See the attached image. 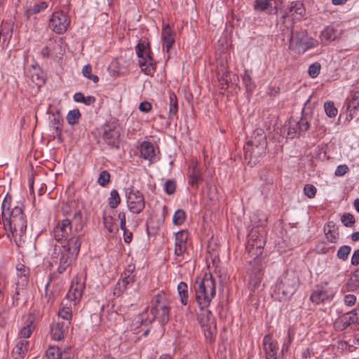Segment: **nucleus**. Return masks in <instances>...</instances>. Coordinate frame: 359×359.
I'll return each mask as SVG.
<instances>
[{"label": "nucleus", "instance_id": "1", "mask_svg": "<svg viewBox=\"0 0 359 359\" xmlns=\"http://www.w3.org/2000/svg\"><path fill=\"white\" fill-rule=\"evenodd\" d=\"M71 233V221L68 219L58 221L53 229V236L57 242L67 241L65 244L59 247L58 252L55 248L53 255V257L56 259L55 262L58 263L57 271L60 273H63L72 264L80 250V237L72 234L68 238Z\"/></svg>", "mask_w": 359, "mask_h": 359}, {"label": "nucleus", "instance_id": "2", "mask_svg": "<svg viewBox=\"0 0 359 359\" xmlns=\"http://www.w3.org/2000/svg\"><path fill=\"white\" fill-rule=\"evenodd\" d=\"M266 243L263 229L253 228L249 233L246 250L252 260L248 262V284L252 291L259 286L264 274V264L262 262L263 248Z\"/></svg>", "mask_w": 359, "mask_h": 359}, {"label": "nucleus", "instance_id": "3", "mask_svg": "<svg viewBox=\"0 0 359 359\" xmlns=\"http://www.w3.org/2000/svg\"><path fill=\"white\" fill-rule=\"evenodd\" d=\"M1 209L3 225L7 236L10 238L11 236L15 242H18V239L21 241L27 228V221L22 208L15 206L11 209V203L5 198Z\"/></svg>", "mask_w": 359, "mask_h": 359}, {"label": "nucleus", "instance_id": "4", "mask_svg": "<svg viewBox=\"0 0 359 359\" xmlns=\"http://www.w3.org/2000/svg\"><path fill=\"white\" fill-rule=\"evenodd\" d=\"M172 301L169 296L163 292H158L151 300L150 309L151 316L142 318L144 323H151L157 320L161 325L166 324L170 319V309Z\"/></svg>", "mask_w": 359, "mask_h": 359}, {"label": "nucleus", "instance_id": "5", "mask_svg": "<svg viewBox=\"0 0 359 359\" xmlns=\"http://www.w3.org/2000/svg\"><path fill=\"white\" fill-rule=\"evenodd\" d=\"M196 299L200 309H207L216 294V281L211 273L196 280L194 284Z\"/></svg>", "mask_w": 359, "mask_h": 359}, {"label": "nucleus", "instance_id": "6", "mask_svg": "<svg viewBox=\"0 0 359 359\" xmlns=\"http://www.w3.org/2000/svg\"><path fill=\"white\" fill-rule=\"evenodd\" d=\"M266 147V136L264 131L261 128L255 130L244 146L245 158L257 160L265 154Z\"/></svg>", "mask_w": 359, "mask_h": 359}, {"label": "nucleus", "instance_id": "7", "mask_svg": "<svg viewBox=\"0 0 359 359\" xmlns=\"http://www.w3.org/2000/svg\"><path fill=\"white\" fill-rule=\"evenodd\" d=\"M299 283V278L296 273H287L277 280L272 296L280 301L289 299L296 292Z\"/></svg>", "mask_w": 359, "mask_h": 359}, {"label": "nucleus", "instance_id": "8", "mask_svg": "<svg viewBox=\"0 0 359 359\" xmlns=\"http://www.w3.org/2000/svg\"><path fill=\"white\" fill-rule=\"evenodd\" d=\"M137 56L140 58L139 66L145 74L153 75L156 71V62L151 57V50L147 39L142 38L139 40L135 46Z\"/></svg>", "mask_w": 359, "mask_h": 359}, {"label": "nucleus", "instance_id": "9", "mask_svg": "<svg viewBox=\"0 0 359 359\" xmlns=\"http://www.w3.org/2000/svg\"><path fill=\"white\" fill-rule=\"evenodd\" d=\"M318 42L316 39L309 36L304 30L292 32L290 46L297 50L299 53H304L306 50L316 47Z\"/></svg>", "mask_w": 359, "mask_h": 359}, {"label": "nucleus", "instance_id": "10", "mask_svg": "<svg viewBox=\"0 0 359 359\" xmlns=\"http://www.w3.org/2000/svg\"><path fill=\"white\" fill-rule=\"evenodd\" d=\"M69 25L70 19L62 11L54 12L49 20L50 28L59 34L65 33Z\"/></svg>", "mask_w": 359, "mask_h": 359}, {"label": "nucleus", "instance_id": "11", "mask_svg": "<svg viewBox=\"0 0 359 359\" xmlns=\"http://www.w3.org/2000/svg\"><path fill=\"white\" fill-rule=\"evenodd\" d=\"M127 205L130 212L140 214L145 207L143 194L138 190L130 189L126 192Z\"/></svg>", "mask_w": 359, "mask_h": 359}, {"label": "nucleus", "instance_id": "12", "mask_svg": "<svg viewBox=\"0 0 359 359\" xmlns=\"http://www.w3.org/2000/svg\"><path fill=\"white\" fill-rule=\"evenodd\" d=\"M353 324H359V309H354L337 318L334 326L337 330L343 331Z\"/></svg>", "mask_w": 359, "mask_h": 359}, {"label": "nucleus", "instance_id": "13", "mask_svg": "<svg viewBox=\"0 0 359 359\" xmlns=\"http://www.w3.org/2000/svg\"><path fill=\"white\" fill-rule=\"evenodd\" d=\"M134 269V266L128 265V269L121 274V277L118 280L114 289V292L115 294H117L120 295L133 284L135 281V276L133 275Z\"/></svg>", "mask_w": 359, "mask_h": 359}, {"label": "nucleus", "instance_id": "14", "mask_svg": "<svg viewBox=\"0 0 359 359\" xmlns=\"http://www.w3.org/2000/svg\"><path fill=\"white\" fill-rule=\"evenodd\" d=\"M84 288L85 285L83 282L76 277V278L73 279L72 282V285L69 287V290L66 294L67 299L74 306L76 305L79 302L82 297Z\"/></svg>", "mask_w": 359, "mask_h": 359}, {"label": "nucleus", "instance_id": "15", "mask_svg": "<svg viewBox=\"0 0 359 359\" xmlns=\"http://www.w3.org/2000/svg\"><path fill=\"white\" fill-rule=\"evenodd\" d=\"M309 128V121L306 116H302L299 121H290L287 135L290 138H294L296 135L306 132Z\"/></svg>", "mask_w": 359, "mask_h": 359}, {"label": "nucleus", "instance_id": "16", "mask_svg": "<svg viewBox=\"0 0 359 359\" xmlns=\"http://www.w3.org/2000/svg\"><path fill=\"white\" fill-rule=\"evenodd\" d=\"M120 134V129L118 127L116 126L113 127L106 126L104 128L102 137L106 144L118 148Z\"/></svg>", "mask_w": 359, "mask_h": 359}, {"label": "nucleus", "instance_id": "17", "mask_svg": "<svg viewBox=\"0 0 359 359\" xmlns=\"http://www.w3.org/2000/svg\"><path fill=\"white\" fill-rule=\"evenodd\" d=\"M69 321L55 322L50 325V335L53 339L60 341L64 338L65 331L69 328Z\"/></svg>", "mask_w": 359, "mask_h": 359}, {"label": "nucleus", "instance_id": "18", "mask_svg": "<svg viewBox=\"0 0 359 359\" xmlns=\"http://www.w3.org/2000/svg\"><path fill=\"white\" fill-rule=\"evenodd\" d=\"M26 76L33 85L41 87L45 83L43 72L39 67L32 66L26 72Z\"/></svg>", "mask_w": 359, "mask_h": 359}, {"label": "nucleus", "instance_id": "19", "mask_svg": "<svg viewBox=\"0 0 359 359\" xmlns=\"http://www.w3.org/2000/svg\"><path fill=\"white\" fill-rule=\"evenodd\" d=\"M263 346L266 354V359H277V342L272 339L271 335H266L263 339Z\"/></svg>", "mask_w": 359, "mask_h": 359}, {"label": "nucleus", "instance_id": "20", "mask_svg": "<svg viewBox=\"0 0 359 359\" xmlns=\"http://www.w3.org/2000/svg\"><path fill=\"white\" fill-rule=\"evenodd\" d=\"M188 234L184 231H178L175 236V254L177 257L182 256L187 251Z\"/></svg>", "mask_w": 359, "mask_h": 359}, {"label": "nucleus", "instance_id": "21", "mask_svg": "<svg viewBox=\"0 0 359 359\" xmlns=\"http://www.w3.org/2000/svg\"><path fill=\"white\" fill-rule=\"evenodd\" d=\"M47 8L48 4L46 1H41L39 2H34V4L27 2L24 7V15L29 19L32 15L39 13L40 12L45 11Z\"/></svg>", "mask_w": 359, "mask_h": 359}, {"label": "nucleus", "instance_id": "22", "mask_svg": "<svg viewBox=\"0 0 359 359\" xmlns=\"http://www.w3.org/2000/svg\"><path fill=\"white\" fill-rule=\"evenodd\" d=\"M175 32L172 31L169 25H165L163 27L161 38L166 48V52L169 51L175 43Z\"/></svg>", "mask_w": 359, "mask_h": 359}, {"label": "nucleus", "instance_id": "23", "mask_svg": "<svg viewBox=\"0 0 359 359\" xmlns=\"http://www.w3.org/2000/svg\"><path fill=\"white\" fill-rule=\"evenodd\" d=\"M29 341L26 339L19 341L12 351L14 359H22L28 351Z\"/></svg>", "mask_w": 359, "mask_h": 359}, {"label": "nucleus", "instance_id": "24", "mask_svg": "<svg viewBox=\"0 0 359 359\" xmlns=\"http://www.w3.org/2000/svg\"><path fill=\"white\" fill-rule=\"evenodd\" d=\"M198 320L201 327L211 325L212 323L216 324L212 313L205 309H201V313L198 314Z\"/></svg>", "mask_w": 359, "mask_h": 359}, {"label": "nucleus", "instance_id": "25", "mask_svg": "<svg viewBox=\"0 0 359 359\" xmlns=\"http://www.w3.org/2000/svg\"><path fill=\"white\" fill-rule=\"evenodd\" d=\"M140 154L144 159L151 161L155 156L154 144L149 141H144L140 145Z\"/></svg>", "mask_w": 359, "mask_h": 359}, {"label": "nucleus", "instance_id": "26", "mask_svg": "<svg viewBox=\"0 0 359 359\" xmlns=\"http://www.w3.org/2000/svg\"><path fill=\"white\" fill-rule=\"evenodd\" d=\"M337 37V30L332 26L326 27L320 33L322 43L334 41Z\"/></svg>", "mask_w": 359, "mask_h": 359}, {"label": "nucleus", "instance_id": "27", "mask_svg": "<svg viewBox=\"0 0 359 359\" xmlns=\"http://www.w3.org/2000/svg\"><path fill=\"white\" fill-rule=\"evenodd\" d=\"M28 281V278L26 277V273L23 274H20V280H17L16 282V289L15 292L12 296L13 304H18L19 300V295L21 292H22L25 286L27 285Z\"/></svg>", "mask_w": 359, "mask_h": 359}, {"label": "nucleus", "instance_id": "28", "mask_svg": "<svg viewBox=\"0 0 359 359\" xmlns=\"http://www.w3.org/2000/svg\"><path fill=\"white\" fill-rule=\"evenodd\" d=\"M327 298V292L322 287H317L310 296V299L316 304L324 302Z\"/></svg>", "mask_w": 359, "mask_h": 359}, {"label": "nucleus", "instance_id": "29", "mask_svg": "<svg viewBox=\"0 0 359 359\" xmlns=\"http://www.w3.org/2000/svg\"><path fill=\"white\" fill-rule=\"evenodd\" d=\"M325 234L328 241L335 243L338 236L337 228L332 222H328L324 228Z\"/></svg>", "mask_w": 359, "mask_h": 359}, {"label": "nucleus", "instance_id": "30", "mask_svg": "<svg viewBox=\"0 0 359 359\" xmlns=\"http://www.w3.org/2000/svg\"><path fill=\"white\" fill-rule=\"evenodd\" d=\"M178 111L177 95L173 92L169 93V118L172 119Z\"/></svg>", "mask_w": 359, "mask_h": 359}, {"label": "nucleus", "instance_id": "31", "mask_svg": "<svg viewBox=\"0 0 359 359\" xmlns=\"http://www.w3.org/2000/svg\"><path fill=\"white\" fill-rule=\"evenodd\" d=\"M189 182L192 186H198V182L201 180V176L196 165H192L189 169Z\"/></svg>", "mask_w": 359, "mask_h": 359}, {"label": "nucleus", "instance_id": "32", "mask_svg": "<svg viewBox=\"0 0 359 359\" xmlns=\"http://www.w3.org/2000/svg\"><path fill=\"white\" fill-rule=\"evenodd\" d=\"M290 13L297 19H300L303 17L305 13V8L303 4L299 1L293 2L290 8Z\"/></svg>", "mask_w": 359, "mask_h": 359}, {"label": "nucleus", "instance_id": "33", "mask_svg": "<svg viewBox=\"0 0 359 359\" xmlns=\"http://www.w3.org/2000/svg\"><path fill=\"white\" fill-rule=\"evenodd\" d=\"M85 224V219L83 217V215L81 211H76L74 212L72 220L71 221V225H74L75 226L74 231L79 232L81 231L83 226Z\"/></svg>", "mask_w": 359, "mask_h": 359}, {"label": "nucleus", "instance_id": "34", "mask_svg": "<svg viewBox=\"0 0 359 359\" xmlns=\"http://www.w3.org/2000/svg\"><path fill=\"white\" fill-rule=\"evenodd\" d=\"M242 81L246 88L247 92L250 94L252 93L256 86L254 81H252L248 70H245L243 74L242 75Z\"/></svg>", "mask_w": 359, "mask_h": 359}, {"label": "nucleus", "instance_id": "35", "mask_svg": "<svg viewBox=\"0 0 359 359\" xmlns=\"http://www.w3.org/2000/svg\"><path fill=\"white\" fill-rule=\"evenodd\" d=\"M359 288V282L356 280L353 279L349 275V278L347 280L346 283L343 285L341 288V292L345 293L348 292H355Z\"/></svg>", "mask_w": 359, "mask_h": 359}, {"label": "nucleus", "instance_id": "36", "mask_svg": "<svg viewBox=\"0 0 359 359\" xmlns=\"http://www.w3.org/2000/svg\"><path fill=\"white\" fill-rule=\"evenodd\" d=\"M74 100L76 102H82L86 105L93 104L95 102L94 96H85L82 93H76L74 95Z\"/></svg>", "mask_w": 359, "mask_h": 359}, {"label": "nucleus", "instance_id": "37", "mask_svg": "<svg viewBox=\"0 0 359 359\" xmlns=\"http://www.w3.org/2000/svg\"><path fill=\"white\" fill-rule=\"evenodd\" d=\"M177 290L183 305H187L188 302L187 285L184 282H180L177 286Z\"/></svg>", "mask_w": 359, "mask_h": 359}, {"label": "nucleus", "instance_id": "38", "mask_svg": "<svg viewBox=\"0 0 359 359\" xmlns=\"http://www.w3.org/2000/svg\"><path fill=\"white\" fill-rule=\"evenodd\" d=\"M201 327L203 329L205 339L209 341H213L217 332L216 324L212 323L211 325H206Z\"/></svg>", "mask_w": 359, "mask_h": 359}, {"label": "nucleus", "instance_id": "39", "mask_svg": "<svg viewBox=\"0 0 359 359\" xmlns=\"http://www.w3.org/2000/svg\"><path fill=\"white\" fill-rule=\"evenodd\" d=\"M62 352L58 346H50L46 351L47 359H62Z\"/></svg>", "mask_w": 359, "mask_h": 359}, {"label": "nucleus", "instance_id": "40", "mask_svg": "<svg viewBox=\"0 0 359 359\" xmlns=\"http://www.w3.org/2000/svg\"><path fill=\"white\" fill-rule=\"evenodd\" d=\"M34 329V325L31 320H27L26 325L20 330V336L26 339L29 337Z\"/></svg>", "mask_w": 359, "mask_h": 359}, {"label": "nucleus", "instance_id": "41", "mask_svg": "<svg viewBox=\"0 0 359 359\" xmlns=\"http://www.w3.org/2000/svg\"><path fill=\"white\" fill-rule=\"evenodd\" d=\"M81 117V114L79 109H73L68 112L67 115V121L69 124L74 125L76 123Z\"/></svg>", "mask_w": 359, "mask_h": 359}, {"label": "nucleus", "instance_id": "42", "mask_svg": "<svg viewBox=\"0 0 359 359\" xmlns=\"http://www.w3.org/2000/svg\"><path fill=\"white\" fill-rule=\"evenodd\" d=\"M121 203V198L116 190H112L110 192V197L109 198V205L111 208H116Z\"/></svg>", "mask_w": 359, "mask_h": 359}, {"label": "nucleus", "instance_id": "43", "mask_svg": "<svg viewBox=\"0 0 359 359\" xmlns=\"http://www.w3.org/2000/svg\"><path fill=\"white\" fill-rule=\"evenodd\" d=\"M324 109L327 116L330 118L335 117L337 114V109L332 101L326 102L324 104Z\"/></svg>", "mask_w": 359, "mask_h": 359}, {"label": "nucleus", "instance_id": "44", "mask_svg": "<svg viewBox=\"0 0 359 359\" xmlns=\"http://www.w3.org/2000/svg\"><path fill=\"white\" fill-rule=\"evenodd\" d=\"M58 317L65 321H69L71 323L72 318V310L69 307H62L57 312Z\"/></svg>", "mask_w": 359, "mask_h": 359}, {"label": "nucleus", "instance_id": "45", "mask_svg": "<svg viewBox=\"0 0 359 359\" xmlns=\"http://www.w3.org/2000/svg\"><path fill=\"white\" fill-rule=\"evenodd\" d=\"M186 218L185 212L183 210L179 209L177 210L172 218L173 224L175 225H181L184 223Z\"/></svg>", "mask_w": 359, "mask_h": 359}, {"label": "nucleus", "instance_id": "46", "mask_svg": "<svg viewBox=\"0 0 359 359\" xmlns=\"http://www.w3.org/2000/svg\"><path fill=\"white\" fill-rule=\"evenodd\" d=\"M351 248L348 245H342L337 250V256L339 259L346 261L348 259Z\"/></svg>", "mask_w": 359, "mask_h": 359}, {"label": "nucleus", "instance_id": "47", "mask_svg": "<svg viewBox=\"0 0 359 359\" xmlns=\"http://www.w3.org/2000/svg\"><path fill=\"white\" fill-rule=\"evenodd\" d=\"M341 221L346 227H351L355 222L354 216L348 212L344 213L341 217Z\"/></svg>", "mask_w": 359, "mask_h": 359}, {"label": "nucleus", "instance_id": "48", "mask_svg": "<svg viewBox=\"0 0 359 359\" xmlns=\"http://www.w3.org/2000/svg\"><path fill=\"white\" fill-rule=\"evenodd\" d=\"M110 181V174L107 170H103L100 172V176L97 179V183L102 186L104 187L107 185Z\"/></svg>", "mask_w": 359, "mask_h": 359}, {"label": "nucleus", "instance_id": "49", "mask_svg": "<svg viewBox=\"0 0 359 359\" xmlns=\"http://www.w3.org/2000/svg\"><path fill=\"white\" fill-rule=\"evenodd\" d=\"M294 332L291 329H289L287 331V339L284 341L283 346H282V350L281 352L283 354L285 352H287L288 351L289 346L293 340L294 338Z\"/></svg>", "mask_w": 359, "mask_h": 359}, {"label": "nucleus", "instance_id": "50", "mask_svg": "<svg viewBox=\"0 0 359 359\" xmlns=\"http://www.w3.org/2000/svg\"><path fill=\"white\" fill-rule=\"evenodd\" d=\"M320 68L321 66L318 62H315L311 65L308 70L309 76L313 79L316 78L320 73Z\"/></svg>", "mask_w": 359, "mask_h": 359}, {"label": "nucleus", "instance_id": "51", "mask_svg": "<svg viewBox=\"0 0 359 359\" xmlns=\"http://www.w3.org/2000/svg\"><path fill=\"white\" fill-rule=\"evenodd\" d=\"M317 189L314 185L307 184L304 187V193L309 198H313L316 194Z\"/></svg>", "mask_w": 359, "mask_h": 359}, {"label": "nucleus", "instance_id": "52", "mask_svg": "<svg viewBox=\"0 0 359 359\" xmlns=\"http://www.w3.org/2000/svg\"><path fill=\"white\" fill-rule=\"evenodd\" d=\"M269 4V0H255V9L259 11H264L268 7Z\"/></svg>", "mask_w": 359, "mask_h": 359}, {"label": "nucleus", "instance_id": "53", "mask_svg": "<svg viewBox=\"0 0 359 359\" xmlns=\"http://www.w3.org/2000/svg\"><path fill=\"white\" fill-rule=\"evenodd\" d=\"M175 189L176 184L175 181L169 180L165 182L164 184V189L168 194H172L175 191Z\"/></svg>", "mask_w": 359, "mask_h": 359}, {"label": "nucleus", "instance_id": "54", "mask_svg": "<svg viewBox=\"0 0 359 359\" xmlns=\"http://www.w3.org/2000/svg\"><path fill=\"white\" fill-rule=\"evenodd\" d=\"M349 170V168L347 165L343 164L339 165L335 170L334 175L336 176L341 177L346 174Z\"/></svg>", "mask_w": 359, "mask_h": 359}, {"label": "nucleus", "instance_id": "55", "mask_svg": "<svg viewBox=\"0 0 359 359\" xmlns=\"http://www.w3.org/2000/svg\"><path fill=\"white\" fill-rule=\"evenodd\" d=\"M344 302L346 306H352L356 302V297L354 294H346L344 298Z\"/></svg>", "mask_w": 359, "mask_h": 359}, {"label": "nucleus", "instance_id": "56", "mask_svg": "<svg viewBox=\"0 0 359 359\" xmlns=\"http://www.w3.org/2000/svg\"><path fill=\"white\" fill-rule=\"evenodd\" d=\"M139 109L142 112L148 113L151 109V104L149 102H142L140 104Z\"/></svg>", "mask_w": 359, "mask_h": 359}, {"label": "nucleus", "instance_id": "57", "mask_svg": "<svg viewBox=\"0 0 359 359\" xmlns=\"http://www.w3.org/2000/svg\"><path fill=\"white\" fill-rule=\"evenodd\" d=\"M218 80L221 82L222 85L227 84L229 80V73L227 72H223L222 74L218 72Z\"/></svg>", "mask_w": 359, "mask_h": 359}, {"label": "nucleus", "instance_id": "58", "mask_svg": "<svg viewBox=\"0 0 359 359\" xmlns=\"http://www.w3.org/2000/svg\"><path fill=\"white\" fill-rule=\"evenodd\" d=\"M111 218L109 217V218H107V217H104V227L107 229V231L109 232V233H112L114 231V229H113V224H112V222H111Z\"/></svg>", "mask_w": 359, "mask_h": 359}, {"label": "nucleus", "instance_id": "59", "mask_svg": "<svg viewBox=\"0 0 359 359\" xmlns=\"http://www.w3.org/2000/svg\"><path fill=\"white\" fill-rule=\"evenodd\" d=\"M351 263L353 266L359 264V249L355 250L351 257Z\"/></svg>", "mask_w": 359, "mask_h": 359}, {"label": "nucleus", "instance_id": "60", "mask_svg": "<svg viewBox=\"0 0 359 359\" xmlns=\"http://www.w3.org/2000/svg\"><path fill=\"white\" fill-rule=\"evenodd\" d=\"M17 271H18V280H20V274H23L24 273H26V277L27 278V274H28V270L26 269V267L23 265V264H18L17 266Z\"/></svg>", "mask_w": 359, "mask_h": 359}, {"label": "nucleus", "instance_id": "61", "mask_svg": "<svg viewBox=\"0 0 359 359\" xmlns=\"http://www.w3.org/2000/svg\"><path fill=\"white\" fill-rule=\"evenodd\" d=\"M118 218L120 219V227L121 230L126 229V214L124 212H120L118 215Z\"/></svg>", "mask_w": 359, "mask_h": 359}, {"label": "nucleus", "instance_id": "62", "mask_svg": "<svg viewBox=\"0 0 359 359\" xmlns=\"http://www.w3.org/2000/svg\"><path fill=\"white\" fill-rule=\"evenodd\" d=\"M123 240L125 243H130L133 238V233L127 230L126 228L125 230H123Z\"/></svg>", "mask_w": 359, "mask_h": 359}, {"label": "nucleus", "instance_id": "63", "mask_svg": "<svg viewBox=\"0 0 359 359\" xmlns=\"http://www.w3.org/2000/svg\"><path fill=\"white\" fill-rule=\"evenodd\" d=\"M91 71L92 67L89 64H88L83 67L82 74L85 77L88 79L92 74Z\"/></svg>", "mask_w": 359, "mask_h": 359}, {"label": "nucleus", "instance_id": "64", "mask_svg": "<svg viewBox=\"0 0 359 359\" xmlns=\"http://www.w3.org/2000/svg\"><path fill=\"white\" fill-rule=\"evenodd\" d=\"M53 128L54 130V135L57 137V138H60L61 137V133H62V125L61 124H57V126H53Z\"/></svg>", "mask_w": 359, "mask_h": 359}]
</instances>
